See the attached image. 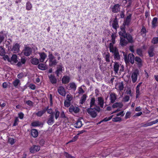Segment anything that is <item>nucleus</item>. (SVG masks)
Here are the masks:
<instances>
[{
	"label": "nucleus",
	"instance_id": "8fccbe9b",
	"mask_svg": "<svg viewBox=\"0 0 158 158\" xmlns=\"http://www.w3.org/2000/svg\"><path fill=\"white\" fill-rule=\"evenodd\" d=\"M137 54L140 56L142 55V51L141 49H138L137 50Z\"/></svg>",
	"mask_w": 158,
	"mask_h": 158
},
{
	"label": "nucleus",
	"instance_id": "1a4fd4ad",
	"mask_svg": "<svg viewBox=\"0 0 158 158\" xmlns=\"http://www.w3.org/2000/svg\"><path fill=\"white\" fill-rule=\"evenodd\" d=\"M32 52L31 49L29 47L26 46L23 51L24 55L28 56H30Z\"/></svg>",
	"mask_w": 158,
	"mask_h": 158
},
{
	"label": "nucleus",
	"instance_id": "2eb2a0df",
	"mask_svg": "<svg viewBox=\"0 0 158 158\" xmlns=\"http://www.w3.org/2000/svg\"><path fill=\"white\" fill-rule=\"evenodd\" d=\"M19 45L18 43L14 44L11 49V51H13L15 53H18L19 50Z\"/></svg>",
	"mask_w": 158,
	"mask_h": 158
},
{
	"label": "nucleus",
	"instance_id": "7c9ffc66",
	"mask_svg": "<svg viewBox=\"0 0 158 158\" xmlns=\"http://www.w3.org/2000/svg\"><path fill=\"white\" fill-rule=\"evenodd\" d=\"M39 61L38 59L34 58L31 59V62L32 64L36 65L39 63Z\"/></svg>",
	"mask_w": 158,
	"mask_h": 158
},
{
	"label": "nucleus",
	"instance_id": "58836bf2",
	"mask_svg": "<svg viewBox=\"0 0 158 158\" xmlns=\"http://www.w3.org/2000/svg\"><path fill=\"white\" fill-rule=\"evenodd\" d=\"M121 106V103L119 102H116L114 104L112 107L113 108H115L118 107H120Z\"/></svg>",
	"mask_w": 158,
	"mask_h": 158
},
{
	"label": "nucleus",
	"instance_id": "b1692460",
	"mask_svg": "<svg viewBox=\"0 0 158 158\" xmlns=\"http://www.w3.org/2000/svg\"><path fill=\"white\" fill-rule=\"evenodd\" d=\"M31 135L34 138L37 137L38 135V132L35 129H32L31 131Z\"/></svg>",
	"mask_w": 158,
	"mask_h": 158
},
{
	"label": "nucleus",
	"instance_id": "37998d69",
	"mask_svg": "<svg viewBox=\"0 0 158 158\" xmlns=\"http://www.w3.org/2000/svg\"><path fill=\"white\" fill-rule=\"evenodd\" d=\"M118 88L120 91H121L123 89V82H121V83L119 84Z\"/></svg>",
	"mask_w": 158,
	"mask_h": 158
},
{
	"label": "nucleus",
	"instance_id": "774afa93",
	"mask_svg": "<svg viewBox=\"0 0 158 158\" xmlns=\"http://www.w3.org/2000/svg\"><path fill=\"white\" fill-rule=\"evenodd\" d=\"M124 60L126 63L127 62H128L129 61V57H128V56H124Z\"/></svg>",
	"mask_w": 158,
	"mask_h": 158
},
{
	"label": "nucleus",
	"instance_id": "e433bc0d",
	"mask_svg": "<svg viewBox=\"0 0 158 158\" xmlns=\"http://www.w3.org/2000/svg\"><path fill=\"white\" fill-rule=\"evenodd\" d=\"M139 85H137L136 87V98H138L140 94L139 92Z\"/></svg>",
	"mask_w": 158,
	"mask_h": 158
},
{
	"label": "nucleus",
	"instance_id": "dca6fc26",
	"mask_svg": "<svg viewBox=\"0 0 158 158\" xmlns=\"http://www.w3.org/2000/svg\"><path fill=\"white\" fill-rule=\"evenodd\" d=\"M48 106L45 107L42 110L39 111L38 112L36 113V115L39 117H41L48 110Z\"/></svg>",
	"mask_w": 158,
	"mask_h": 158
},
{
	"label": "nucleus",
	"instance_id": "2f4dec72",
	"mask_svg": "<svg viewBox=\"0 0 158 158\" xmlns=\"http://www.w3.org/2000/svg\"><path fill=\"white\" fill-rule=\"evenodd\" d=\"M87 96L85 94H84L81 97V99L80 100V103L81 104H83L85 102Z\"/></svg>",
	"mask_w": 158,
	"mask_h": 158
},
{
	"label": "nucleus",
	"instance_id": "de8ad7c7",
	"mask_svg": "<svg viewBox=\"0 0 158 158\" xmlns=\"http://www.w3.org/2000/svg\"><path fill=\"white\" fill-rule=\"evenodd\" d=\"M19 122V120L18 117H16L15 118L14 123L13 125V126H17L18 124V122Z\"/></svg>",
	"mask_w": 158,
	"mask_h": 158
},
{
	"label": "nucleus",
	"instance_id": "a18cd8bd",
	"mask_svg": "<svg viewBox=\"0 0 158 158\" xmlns=\"http://www.w3.org/2000/svg\"><path fill=\"white\" fill-rule=\"evenodd\" d=\"M70 87L74 90H75L76 88V86L75 84L74 83H70L69 84Z\"/></svg>",
	"mask_w": 158,
	"mask_h": 158
},
{
	"label": "nucleus",
	"instance_id": "5fc2aeb1",
	"mask_svg": "<svg viewBox=\"0 0 158 158\" xmlns=\"http://www.w3.org/2000/svg\"><path fill=\"white\" fill-rule=\"evenodd\" d=\"M28 87H29L32 90L35 89L36 87L35 85L31 84H29Z\"/></svg>",
	"mask_w": 158,
	"mask_h": 158
},
{
	"label": "nucleus",
	"instance_id": "5701e85b",
	"mask_svg": "<svg viewBox=\"0 0 158 158\" xmlns=\"http://www.w3.org/2000/svg\"><path fill=\"white\" fill-rule=\"evenodd\" d=\"M128 57H129V61L132 64H133L135 59L134 55L133 54L130 53L128 54Z\"/></svg>",
	"mask_w": 158,
	"mask_h": 158
},
{
	"label": "nucleus",
	"instance_id": "052dcab7",
	"mask_svg": "<svg viewBox=\"0 0 158 158\" xmlns=\"http://www.w3.org/2000/svg\"><path fill=\"white\" fill-rule=\"evenodd\" d=\"M19 117L21 119H22L24 116V114L22 112L18 114Z\"/></svg>",
	"mask_w": 158,
	"mask_h": 158
},
{
	"label": "nucleus",
	"instance_id": "f704fd0d",
	"mask_svg": "<svg viewBox=\"0 0 158 158\" xmlns=\"http://www.w3.org/2000/svg\"><path fill=\"white\" fill-rule=\"evenodd\" d=\"M110 54L109 53L105 55V58L106 62L107 63H108L110 61Z\"/></svg>",
	"mask_w": 158,
	"mask_h": 158
},
{
	"label": "nucleus",
	"instance_id": "c756f323",
	"mask_svg": "<svg viewBox=\"0 0 158 158\" xmlns=\"http://www.w3.org/2000/svg\"><path fill=\"white\" fill-rule=\"evenodd\" d=\"M38 68L42 70H45L47 69V67L44 64H40L38 65Z\"/></svg>",
	"mask_w": 158,
	"mask_h": 158
},
{
	"label": "nucleus",
	"instance_id": "393cba45",
	"mask_svg": "<svg viewBox=\"0 0 158 158\" xmlns=\"http://www.w3.org/2000/svg\"><path fill=\"white\" fill-rule=\"evenodd\" d=\"M148 31L146 30L145 27L144 26H143L140 30V33L141 35L143 36H145L146 35V33Z\"/></svg>",
	"mask_w": 158,
	"mask_h": 158
},
{
	"label": "nucleus",
	"instance_id": "cd10ccee",
	"mask_svg": "<svg viewBox=\"0 0 158 158\" xmlns=\"http://www.w3.org/2000/svg\"><path fill=\"white\" fill-rule=\"evenodd\" d=\"M41 125H43L42 123L38 121H34L31 123V125L34 127L40 126Z\"/></svg>",
	"mask_w": 158,
	"mask_h": 158
},
{
	"label": "nucleus",
	"instance_id": "ddd939ff",
	"mask_svg": "<svg viewBox=\"0 0 158 158\" xmlns=\"http://www.w3.org/2000/svg\"><path fill=\"white\" fill-rule=\"evenodd\" d=\"M58 91L59 94L60 95L64 96H65L66 93L64 88L62 86H60L58 88Z\"/></svg>",
	"mask_w": 158,
	"mask_h": 158
},
{
	"label": "nucleus",
	"instance_id": "c9c22d12",
	"mask_svg": "<svg viewBox=\"0 0 158 158\" xmlns=\"http://www.w3.org/2000/svg\"><path fill=\"white\" fill-rule=\"evenodd\" d=\"M151 43L154 44H158V37H153L151 41Z\"/></svg>",
	"mask_w": 158,
	"mask_h": 158
},
{
	"label": "nucleus",
	"instance_id": "20e7f679",
	"mask_svg": "<svg viewBox=\"0 0 158 158\" xmlns=\"http://www.w3.org/2000/svg\"><path fill=\"white\" fill-rule=\"evenodd\" d=\"M110 52L113 53L114 58L116 60H119L120 59V56L119 54L118 50L116 47H114L113 48L112 45H111L110 49Z\"/></svg>",
	"mask_w": 158,
	"mask_h": 158
},
{
	"label": "nucleus",
	"instance_id": "49530a36",
	"mask_svg": "<svg viewBox=\"0 0 158 158\" xmlns=\"http://www.w3.org/2000/svg\"><path fill=\"white\" fill-rule=\"evenodd\" d=\"M111 43L109 44V49H110V47L111 45H112L113 48H114L113 45L115 44V39H111Z\"/></svg>",
	"mask_w": 158,
	"mask_h": 158
},
{
	"label": "nucleus",
	"instance_id": "09e8293b",
	"mask_svg": "<svg viewBox=\"0 0 158 158\" xmlns=\"http://www.w3.org/2000/svg\"><path fill=\"white\" fill-rule=\"evenodd\" d=\"M19 80H15L13 82L14 86L15 87L17 86L19 83Z\"/></svg>",
	"mask_w": 158,
	"mask_h": 158
},
{
	"label": "nucleus",
	"instance_id": "864d4df0",
	"mask_svg": "<svg viewBox=\"0 0 158 158\" xmlns=\"http://www.w3.org/2000/svg\"><path fill=\"white\" fill-rule=\"evenodd\" d=\"M130 99V97L129 96L126 95L124 96L123 98V101L125 102H127L129 101Z\"/></svg>",
	"mask_w": 158,
	"mask_h": 158
},
{
	"label": "nucleus",
	"instance_id": "c03bdc74",
	"mask_svg": "<svg viewBox=\"0 0 158 158\" xmlns=\"http://www.w3.org/2000/svg\"><path fill=\"white\" fill-rule=\"evenodd\" d=\"M5 53V50L1 46H0V55H4Z\"/></svg>",
	"mask_w": 158,
	"mask_h": 158
},
{
	"label": "nucleus",
	"instance_id": "bf43d9fd",
	"mask_svg": "<svg viewBox=\"0 0 158 158\" xmlns=\"http://www.w3.org/2000/svg\"><path fill=\"white\" fill-rule=\"evenodd\" d=\"M65 156L67 158H75L74 157L71 156L70 154L67 152L65 153Z\"/></svg>",
	"mask_w": 158,
	"mask_h": 158
},
{
	"label": "nucleus",
	"instance_id": "ea45409f",
	"mask_svg": "<svg viewBox=\"0 0 158 158\" xmlns=\"http://www.w3.org/2000/svg\"><path fill=\"white\" fill-rule=\"evenodd\" d=\"M126 93L128 95H130V96H132V93H131V88H127Z\"/></svg>",
	"mask_w": 158,
	"mask_h": 158
},
{
	"label": "nucleus",
	"instance_id": "473e14b6",
	"mask_svg": "<svg viewBox=\"0 0 158 158\" xmlns=\"http://www.w3.org/2000/svg\"><path fill=\"white\" fill-rule=\"evenodd\" d=\"M32 7L31 4L29 2H27L26 4V9L27 10H31Z\"/></svg>",
	"mask_w": 158,
	"mask_h": 158
},
{
	"label": "nucleus",
	"instance_id": "f8f14e48",
	"mask_svg": "<svg viewBox=\"0 0 158 158\" xmlns=\"http://www.w3.org/2000/svg\"><path fill=\"white\" fill-rule=\"evenodd\" d=\"M54 123V114L53 113L50 114L47 121V123L50 125H52Z\"/></svg>",
	"mask_w": 158,
	"mask_h": 158
},
{
	"label": "nucleus",
	"instance_id": "412c9836",
	"mask_svg": "<svg viewBox=\"0 0 158 158\" xmlns=\"http://www.w3.org/2000/svg\"><path fill=\"white\" fill-rule=\"evenodd\" d=\"M139 74V71L137 69L135 70L131 75L132 79H137L138 75Z\"/></svg>",
	"mask_w": 158,
	"mask_h": 158
},
{
	"label": "nucleus",
	"instance_id": "7ed1b4c3",
	"mask_svg": "<svg viewBox=\"0 0 158 158\" xmlns=\"http://www.w3.org/2000/svg\"><path fill=\"white\" fill-rule=\"evenodd\" d=\"M48 57L49 66H54L56 65L58 62L56 57L50 52H49Z\"/></svg>",
	"mask_w": 158,
	"mask_h": 158
},
{
	"label": "nucleus",
	"instance_id": "e2e57ef3",
	"mask_svg": "<svg viewBox=\"0 0 158 158\" xmlns=\"http://www.w3.org/2000/svg\"><path fill=\"white\" fill-rule=\"evenodd\" d=\"M59 78V77H55L54 75L52 74L49 76V78L50 79H56L57 78L58 79Z\"/></svg>",
	"mask_w": 158,
	"mask_h": 158
},
{
	"label": "nucleus",
	"instance_id": "680f3d73",
	"mask_svg": "<svg viewBox=\"0 0 158 158\" xmlns=\"http://www.w3.org/2000/svg\"><path fill=\"white\" fill-rule=\"evenodd\" d=\"M26 103L27 105L29 106H31L33 104L32 102L30 100H28L27 101Z\"/></svg>",
	"mask_w": 158,
	"mask_h": 158
},
{
	"label": "nucleus",
	"instance_id": "13d9d810",
	"mask_svg": "<svg viewBox=\"0 0 158 158\" xmlns=\"http://www.w3.org/2000/svg\"><path fill=\"white\" fill-rule=\"evenodd\" d=\"M60 117L62 118H66L63 111H62L61 113Z\"/></svg>",
	"mask_w": 158,
	"mask_h": 158
},
{
	"label": "nucleus",
	"instance_id": "79ce46f5",
	"mask_svg": "<svg viewBox=\"0 0 158 158\" xmlns=\"http://www.w3.org/2000/svg\"><path fill=\"white\" fill-rule=\"evenodd\" d=\"M79 133H77V135L75 136L73 138V139L70 141H69V143H71L72 142H73L76 141L77 140L79 137Z\"/></svg>",
	"mask_w": 158,
	"mask_h": 158
},
{
	"label": "nucleus",
	"instance_id": "a19ab883",
	"mask_svg": "<svg viewBox=\"0 0 158 158\" xmlns=\"http://www.w3.org/2000/svg\"><path fill=\"white\" fill-rule=\"evenodd\" d=\"M112 121L114 122H120L122 121V118L120 117H116L112 118Z\"/></svg>",
	"mask_w": 158,
	"mask_h": 158
},
{
	"label": "nucleus",
	"instance_id": "0eeeda50",
	"mask_svg": "<svg viewBox=\"0 0 158 158\" xmlns=\"http://www.w3.org/2000/svg\"><path fill=\"white\" fill-rule=\"evenodd\" d=\"M69 111L70 112L73 113L74 115L77 116V114L79 112V108L77 107L71 106L69 108Z\"/></svg>",
	"mask_w": 158,
	"mask_h": 158
},
{
	"label": "nucleus",
	"instance_id": "603ef678",
	"mask_svg": "<svg viewBox=\"0 0 158 158\" xmlns=\"http://www.w3.org/2000/svg\"><path fill=\"white\" fill-rule=\"evenodd\" d=\"M8 141L11 145H13L15 142V140L12 138H9L8 139Z\"/></svg>",
	"mask_w": 158,
	"mask_h": 158
},
{
	"label": "nucleus",
	"instance_id": "6e6552de",
	"mask_svg": "<svg viewBox=\"0 0 158 158\" xmlns=\"http://www.w3.org/2000/svg\"><path fill=\"white\" fill-rule=\"evenodd\" d=\"M112 27L113 29L116 30V32H117V29L119 27L118 21L116 17H115L112 23Z\"/></svg>",
	"mask_w": 158,
	"mask_h": 158
},
{
	"label": "nucleus",
	"instance_id": "a211bd4d",
	"mask_svg": "<svg viewBox=\"0 0 158 158\" xmlns=\"http://www.w3.org/2000/svg\"><path fill=\"white\" fill-rule=\"evenodd\" d=\"M39 54L40 56V61L41 62H43L47 57V55L44 52L39 53Z\"/></svg>",
	"mask_w": 158,
	"mask_h": 158
},
{
	"label": "nucleus",
	"instance_id": "4d7b16f0",
	"mask_svg": "<svg viewBox=\"0 0 158 158\" xmlns=\"http://www.w3.org/2000/svg\"><path fill=\"white\" fill-rule=\"evenodd\" d=\"M3 59L5 60H7L8 61H10V59L9 58L8 56L7 55H5L3 56Z\"/></svg>",
	"mask_w": 158,
	"mask_h": 158
},
{
	"label": "nucleus",
	"instance_id": "423d86ee",
	"mask_svg": "<svg viewBox=\"0 0 158 158\" xmlns=\"http://www.w3.org/2000/svg\"><path fill=\"white\" fill-rule=\"evenodd\" d=\"M73 98V97L71 95L68 94L67 95L66 99L64 103L65 106L68 107L70 106L71 102Z\"/></svg>",
	"mask_w": 158,
	"mask_h": 158
},
{
	"label": "nucleus",
	"instance_id": "4c0bfd02",
	"mask_svg": "<svg viewBox=\"0 0 158 158\" xmlns=\"http://www.w3.org/2000/svg\"><path fill=\"white\" fill-rule=\"evenodd\" d=\"M113 116V115H112L108 117H106L105 118L103 119L100 122V123L103 122H107L109 121L112 118Z\"/></svg>",
	"mask_w": 158,
	"mask_h": 158
},
{
	"label": "nucleus",
	"instance_id": "4be33fe9",
	"mask_svg": "<svg viewBox=\"0 0 158 158\" xmlns=\"http://www.w3.org/2000/svg\"><path fill=\"white\" fill-rule=\"evenodd\" d=\"M119 67L120 65L117 62H115L113 66V69L115 73H118Z\"/></svg>",
	"mask_w": 158,
	"mask_h": 158
},
{
	"label": "nucleus",
	"instance_id": "338daca9",
	"mask_svg": "<svg viewBox=\"0 0 158 158\" xmlns=\"http://www.w3.org/2000/svg\"><path fill=\"white\" fill-rule=\"evenodd\" d=\"M55 55L57 56H58L57 60H59L60 59V55L57 52H55Z\"/></svg>",
	"mask_w": 158,
	"mask_h": 158
},
{
	"label": "nucleus",
	"instance_id": "a878e982",
	"mask_svg": "<svg viewBox=\"0 0 158 158\" xmlns=\"http://www.w3.org/2000/svg\"><path fill=\"white\" fill-rule=\"evenodd\" d=\"M95 101L96 100L93 97L91 98L90 102V107H92L93 106H95V107H96V106H98L95 103Z\"/></svg>",
	"mask_w": 158,
	"mask_h": 158
},
{
	"label": "nucleus",
	"instance_id": "f3484780",
	"mask_svg": "<svg viewBox=\"0 0 158 158\" xmlns=\"http://www.w3.org/2000/svg\"><path fill=\"white\" fill-rule=\"evenodd\" d=\"M135 60L137 62L136 64L137 65L138 68H140L142 66V60L139 57L136 56L135 58Z\"/></svg>",
	"mask_w": 158,
	"mask_h": 158
},
{
	"label": "nucleus",
	"instance_id": "9b49d317",
	"mask_svg": "<svg viewBox=\"0 0 158 158\" xmlns=\"http://www.w3.org/2000/svg\"><path fill=\"white\" fill-rule=\"evenodd\" d=\"M98 105L99 107L102 108H103L104 104V99L102 97H98L97 98Z\"/></svg>",
	"mask_w": 158,
	"mask_h": 158
},
{
	"label": "nucleus",
	"instance_id": "6ab92c4d",
	"mask_svg": "<svg viewBox=\"0 0 158 158\" xmlns=\"http://www.w3.org/2000/svg\"><path fill=\"white\" fill-rule=\"evenodd\" d=\"M154 51V47L152 46H150L148 51V53L149 57H152L155 55V53L153 52Z\"/></svg>",
	"mask_w": 158,
	"mask_h": 158
},
{
	"label": "nucleus",
	"instance_id": "9d476101",
	"mask_svg": "<svg viewBox=\"0 0 158 158\" xmlns=\"http://www.w3.org/2000/svg\"><path fill=\"white\" fill-rule=\"evenodd\" d=\"M63 67L61 65H58L56 68V70L55 72L56 76L58 77H61V73H62Z\"/></svg>",
	"mask_w": 158,
	"mask_h": 158
},
{
	"label": "nucleus",
	"instance_id": "f257e3e1",
	"mask_svg": "<svg viewBox=\"0 0 158 158\" xmlns=\"http://www.w3.org/2000/svg\"><path fill=\"white\" fill-rule=\"evenodd\" d=\"M131 16V14H128L123 25L120 27L121 31L118 32L120 36L119 45L122 47L126 46L128 43L132 44L134 42L132 35L130 33H127L125 30L126 26H128L130 24Z\"/></svg>",
	"mask_w": 158,
	"mask_h": 158
},
{
	"label": "nucleus",
	"instance_id": "c85d7f7f",
	"mask_svg": "<svg viewBox=\"0 0 158 158\" xmlns=\"http://www.w3.org/2000/svg\"><path fill=\"white\" fill-rule=\"evenodd\" d=\"M158 19L156 17H155L153 18L152 21V28H154L157 26V22Z\"/></svg>",
	"mask_w": 158,
	"mask_h": 158
},
{
	"label": "nucleus",
	"instance_id": "69168bd1",
	"mask_svg": "<svg viewBox=\"0 0 158 158\" xmlns=\"http://www.w3.org/2000/svg\"><path fill=\"white\" fill-rule=\"evenodd\" d=\"M153 125V123L152 121L150 122L149 123H148L145 124L144 125V127H147V126H151Z\"/></svg>",
	"mask_w": 158,
	"mask_h": 158
},
{
	"label": "nucleus",
	"instance_id": "6e6d98bb",
	"mask_svg": "<svg viewBox=\"0 0 158 158\" xmlns=\"http://www.w3.org/2000/svg\"><path fill=\"white\" fill-rule=\"evenodd\" d=\"M124 113L123 111H121L116 114L117 116H119L121 115L122 117L124 115Z\"/></svg>",
	"mask_w": 158,
	"mask_h": 158
},
{
	"label": "nucleus",
	"instance_id": "72a5a7b5",
	"mask_svg": "<svg viewBox=\"0 0 158 158\" xmlns=\"http://www.w3.org/2000/svg\"><path fill=\"white\" fill-rule=\"evenodd\" d=\"M60 114V112L57 109H55V112L54 113V115L55 114V118L56 119H57L59 117Z\"/></svg>",
	"mask_w": 158,
	"mask_h": 158
},
{
	"label": "nucleus",
	"instance_id": "3c124183",
	"mask_svg": "<svg viewBox=\"0 0 158 158\" xmlns=\"http://www.w3.org/2000/svg\"><path fill=\"white\" fill-rule=\"evenodd\" d=\"M131 113L129 111L127 112L125 116V118L126 119L130 118L131 117Z\"/></svg>",
	"mask_w": 158,
	"mask_h": 158
},
{
	"label": "nucleus",
	"instance_id": "f03ea898",
	"mask_svg": "<svg viewBox=\"0 0 158 158\" xmlns=\"http://www.w3.org/2000/svg\"><path fill=\"white\" fill-rule=\"evenodd\" d=\"M101 110V109L98 106H96V107L94 108L90 107L88 108L87 111L88 113L93 118H95L97 116V112H99Z\"/></svg>",
	"mask_w": 158,
	"mask_h": 158
},
{
	"label": "nucleus",
	"instance_id": "4468645a",
	"mask_svg": "<svg viewBox=\"0 0 158 158\" xmlns=\"http://www.w3.org/2000/svg\"><path fill=\"white\" fill-rule=\"evenodd\" d=\"M40 148L39 146L34 145L30 148V152L31 153H34L38 151Z\"/></svg>",
	"mask_w": 158,
	"mask_h": 158
},
{
	"label": "nucleus",
	"instance_id": "0e129e2a",
	"mask_svg": "<svg viewBox=\"0 0 158 158\" xmlns=\"http://www.w3.org/2000/svg\"><path fill=\"white\" fill-rule=\"evenodd\" d=\"M47 110V113L48 114H51L52 113H53L54 114V113L53 112V110H52V109H48V108Z\"/></svg>",
	"mask_w": 158,
	"mask_h": 158
},
{
	"label": "nucleus",
	"instance_id": "39448f33",
	"mask_svg": "<svg viewBox=\"0 0 158 158\" xmlns=\"http://www.w3.org/2000/svg\"><path fill=\"white\" fill-rule=\"evenodd\" d=\"M121 5L114 3V5L110 6V9L113 13H117L120 11Z\"/></svg>",
	"mask_w": 158,
	"mask_h": 158
},
{
	"label": "nucleus",
	"instance_id": "bb28decb",
	"mask_svg": "<svg viewBox=\"0 0 158 158\" xmlns=\"http://www.w3.org/2000/svg\"><path fill=\"white\" fill-rule=\"evenodd\" d=\"M12 63H17L18 61L17 60V56L16 55H13L10 59V61Z\"/></svg>",
	"mask_w": 158,
	"mask_h": 158
},
{
	"label": "nucleus",
	"instance_id": "aec40b11",
	"mask_svg": "<svg viewBox=\"0 0 158 158\" xmlns=\"http://www.w3.org/2000/svg\"><path fill=\"white\" fill-rule=\"evenodd\" d=\"M110 100L111 103H114L116 99V96L115 94L111 93L110 94Z\"/></svg>",
	"mask_w": 158,
	"mask_h": 158
}]
</instances>
